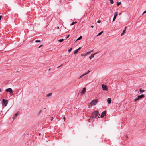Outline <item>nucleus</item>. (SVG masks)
Returning <instances> with one entry per match:
<instances>
[{
	"label": "nucleus",
	"mask_w": 146,
	"mask_h": 146,
	"mask_svg": "<svg viewBox=\"0 0 146 146\" xmlns=\"http://www.w3.org/2000/svg\"><path fill=\"white\" fill-rule=\"evenodd\" d=\"M98 100L97 99H96L93 100L90 102L89 105V107L90 108L91 107H92V106L93 105H96L98 103Z\"/></svg>",
	"instance_id": "1"
},
{
	"label": "nucleus",
	"mask_w": 146,
	"mask_h": 146,
	"mask_svg": "<svg viewBox=\"0 0 146 146\" xmlns=\"http://www.w3.org/2000/svg\"><path fill=\"white\" fill-rule=\"evenodd\" d=\"M99 114L98 111H95L93 112L92 114V117L93 119L95 118Z\"/></svg>",
	"instance_id": "2"
},
{
	"label": "nucleus",
	"mask_w": 146,
	"mask_h": 146,
	"mask_svg": "<svg viewBox=\"0 0 146 146\" xmlns=\"http://www.w3.org/2000/svg\"><path fill=\"white\" fill-rule=\"evenodd\" d=\"M8 100H7L3 99L2 100V105L3 106H6L8 104Z\"/></svg>",
	"instance_id": "3"
},
{
	"label": "nucleus",
	"mask_w": 146,
	"mask_h": 146,
	"mask_svg": "<svg viewBox=\"0 0 146 146\" xmlns=\"http://www.w3.org/2000/svg\"><path fill=\"white\" fill-rule=\"evenodd\" d=\"M144 96L143 94H142L141 95H139L137 97V98L135 99L134 100V102H136L137 100H139V99L144 98Z\"/></svg>",
	"instance_id": "4"
},
{
	"label": "nucleus",
	"mask_w": 146,
	"mask_h": 146,
	"mask_svg": "<svg viewBox=\"0 0 146 146\" xmlns=\"http://www.w3.org/2000/svg\"><path fill=\"white\" fill-rule=\"evenodd\" d=\"M102 88L103 90H108V88L107 86L106 85H104L103 84H102Z\"/></svg>",
	"instance_id": "5"
},
{
	"label": "nucleus",
	"mask_w": 146,
	"mask_h": 146,
	"mask_svg": "<svg viewBox=\"0 0 146 146\" xmlns=\"http://www.w3.org/2000/svg\"><path fill=\"white\" fill-rule=\"evenodd\" d=\"M5 91L7 92H9L10 93H12L13 92L12 89L10 88L7 89L5 90Z\"/></svg>",
	"instance_id": "6"
},
{
	"label": "nucleus",
	"mask_w": 146,
	"mask_h": 146,
	"mask_svg": "<svg viewBox=\"0 0 146 146\" xmlns=\"http://www.w3.org/2000/svg\"><path fill=\"white\" fill-rule=\"evenodd\" d=\"M106 111H103L101 115V116H100L101 118H103L104 117V116H106Z\"/></svg>",
	"instance_id": "7"
},
{
	"label": "nucleus",
	"mask_w": 146,
	"mask_h": 146,
	"mask_svg": "<svg viewBox=\"0 0 146 146\" xmlns=\"http://www.w3.org/2000/svg\"><path fill=\"white\" fill-rule=\"evenodd\" d=\"M99 52H97L95 53L94 54H92L91 56L89 57V58L91 60L93 58H94V56L97 53H99Z\"/></svg>",
	"instance_id": "8"
},
{
	"label": "nucleus",
	"mask_w": 146,
	"mask_h": 146,
	"mask_svg": "<svg viewBox=\"0 0 146 146\" xmlns=\"http://www.w3.org/2000/svg\"><path fill=\"white\" fill-rule=\"evenodd\" d=\"M118 15V12H116L114 14V17H113V22L114 21V20H115L116 17L117 16V15Z\"/></svg>",
	"instance_id": "9"
},
{
	"label": "nucleus",
	"mask_w": 146,
	"mask_h": 146,
	"mask_svg": "<svg viewBox=\"0 0 146 146\" xmlns=\"http://www.w3.org/2000/svg\"><path fill=\"white\" fill-rule=\"evenodd\" d=\"M86 91V88L85 87H84L83 88V90H82L81 92V94L82 95L84 94L85 93Z\"/></svg>",
	"instance_id": "10"
},
{
	"label": "nucleus",
	"mask_w": 146,
	"mask_h": 146,
	"mask_svg": "<svg viewBox=\"0 0 146 146\" xmlns=\"http://www.w3.org/2000/svg\"><path fill=\"white\" fill-rule=\"evenodd\" d=\"M18 112H17V113H16L15 114V115L13 116V119H15L16 117L18 116Z\"/></svg>",
	"instance_id": "11"
},
{
	"label": "nucleus",
	"mask_w": 146,
	"mask_h": 146,
	"mask_svg": "<svg viewBox=\"0 0 146 146\" xmlns=\"http://www.w3.org/2000/svg\"><path fill=\"white\" fill-rule=\"evenodd\" d=\"M107 102L109 104H110L111 102V99L110 98H108L107 99Z\"/></svg>",
	"instance_id": "12"
},
{
	"label": "nucleus",
	"mask_w": 146,
	"mask_h": 146,
	"mask_svg": "<svg viewBox=\"0 0 146 146\" xmlns=\"http://www.w3.org/2000/svg\"><path fill=\"white\" fill-rule=\"evenodd\" d=\"M90 72V71L89 70H88L86 72L83 74L84 75V76L87 75V74H88V73H89Z\"/></svg>",
	"instance_id": "13"
},
{
	"label": "nucleus",
	"mask_w": 146,
	"mask_h": 146,
	"mask_svg": "<svg viewBox=\"0 0 146 146\" xmlns=\"http://www.w3.org/2000/svg\"><path fill=\"white\" fill-rule=\"evenodd\" d=\"M52 95V94L51 93H49L47 95H46V97H49L50 96H51Z\"/></svg>",
	"instance_id": "14"
},
{
	"label": "nucleus",
	"mask_w": 146,
	"mask_h": 146,
	"mask_svg": "<svg viewBox=\"0 0 146 146\" xmlns=\"http://www.w3.org/2000/svg\"><path fill=\"white\" fill-rule=\"evenodd\" d=\"M125 30H124L123 31L122 33L121 34V36H123L124 35V34L125 33Z\"/></svg>",
	"instance_id": "15"
},
{
	"label": "nucleus",
	"mask_w": 146,
	"mask_h": 146,
	"mask_svg": "<svg viewBox=\"0 0 146 146\" xmlns=\"http://www.w3.org/2000/svg\"><path fill=\"white\" fill-rule=\"evenodd\" d=\"M92 51H93V50L91 51H88L86 53V55H87L89 54H90Z\"/></svg>",
	"instance_id": "16"
},
{
	"label": "nucleus",
	"mask_w": 146,
	"mask_h": 146,
	"mask_svg": "<svg viewBox=\"0 0 146 146\" xmlns=\"http://www.w3.org/2000/svg\"><path fill=\"white\" fill-rule=\"evenodd\" d=\"M139 91L140 92L143 93L144 92V90H143L142 89L140 88L139 90Z\"/></svg>",
	"instance_id": "17"
},
{
	"label": "nucleus",
	"mask_w": 146,
	"mask_h": 146,
	"mask_svg": "<svg viewBox=\"0 0 146 146\" xmlns=\"http://www.w3.org/2000/svg\"><path fill=\"white\" fill-rule=\"evenodd\" d=\"M82 36H80L76 40V41L80 40L81 39H82Z\"/></svg>",
	"instance_id": "18"
},
{
	"label": "nucleus",
	"mask_w": 146,
	"mask_h": 146,
	"mask_svg": "<svg viewBox=\"0 0 146 146\" xmlns=\"http://www.w3.org/2000/svg\"><path fill=\"white\" fill-rule=\"evenodd\" d=\"M103 31H102L101 32H100V33H99L97 35V36H99V35H101L103 33Z\"/></svg>",
	"instance_id": "19"
},
{
	"label": "nucleus",
	"mask_w": 146,
	"mask_h": 146,
	"mask_svg": "<svg viewBox=\"0 0 146 146\" xmlns=\"http://www.w3.org/2000/svg\"><path fill=\"white\" fill-rule=\"evenodd\" d=\"M78 50L77 49L75 50L74 51V54H76L78 52Z\"/></svg>",
	"instance_id": "20"
},
{
	"label": "nucleus",
	"mask_w": 146,
	"mask_h": 146,
	"mask_svg": "<svg viewBox=\"0 0 146 146\" xmlns=\"http://www.w3.org/2000/svg\"><path fill=\"white\" fill-rule=\"evenodd\" d=\"M121 4V2H117V6H119Z\"/></svg>",
	"instance_id": "21"
},
{
	"label": "nucleus",
	"mask_w": 146,
	"mask_h": 146,
	"mask_svg": "<svg viewBox=\"0 0 146 146\" xmlns=\"http://www.w3.org/2000/svg\"><path fill=\"white\" fill-rule=\"evenodd\" d=\"M77 23V22L76 21H75V22H73L71 24V25H73L74 24L76 23Z\"/></svg>",
	"instance_id": "22"
},
{
	"label": "nucleus",
	"mask_w": 146,
	"mask_h": 146,
	"mask_svg": "<svg viewBox=\"0 0 146 146\" xmlns=\"http://www.w3.org/2000/svg\"><path fill=\"white\" fill-rule=\"evenodd\" d=\"M64 40L63 39H60L58 40V41L60 42H63L64 41Z\"/></svg>",
	"instance_id": "23"
},
{
	"label": "nucleus",
	"mask_w": 146,
	"mask_h": 146,
	"mask_svg": "<svg viewBox=\"0 0 146 146\" xmlns=\"http://www.w3.org/2000/svg\"><path fill=\"white\" fill-rule=\"evenodd\" d=\"M84 76V75L83 74L82 75H81L80 76V77L78 78V79H80L82 77Z\"/></svg>",
	"instance_id": "24"
},
{
	"label": "nucleus",
	"mask_w": 146,
	"mask_h": 146,
	"mask_svg": "<svg viewBox=\"0 0 146 146\" xmlns=\"http://www.w3.org/2000/svg\"><path fill=\"white\" fill-rule=\"evenodd\" d=\"M111 4H113L114 3L113 0H109Z\"/></svg>",
	"instance_id": "25"
},
{
	"label": "nucleus",
	"mask_w": 146,
	"mask_h": 146,
	"mask_svg": "<svg viewBox=\"0 0 146 146\" xmlns=\"http://www.w3.org/2000/svg\"><path fill=\"white\" fill-rule=\"evenodd\" d=\"M35 42L36 43L40 42H41V41L40 40H36L35 41Z\"/></svg>",
	"instance_id": "26"
},
{
	"label": "nucleus",
	"mask_w": 146,
	"mask_h": 146,
	"mask_svg": "<svg viewBox=\"0 0 146 146\" xmlns=\"http://www.w3.org/2000/svg\"><path fill=\"white\" fill-rule=\"evenodd\" d=\"M72 49V48H70L68 50V52H70L71 51Z\"/></svg>",
	"instance_id": "27"
},
{
	"label": "nucleus",
	"mask_w": 146,
	"mask_h": 146,
	"mask_svg": "<svg viewBox=\"0 0 146 146\" xmlns=\"http://www.w3.org/2000/svg\"><path fill=\"white\" fill-rule=\"evenodd\" d=\"M86 56V54H81V56Z\"/></svg>",
	"instance_id": "28"
},
{
	"label": "nucleus",
	"mask_w": 146,
	"mask_h": 146,
	"mask_svg": "<svg viewBox=\"0 0 146 146\" xmlns=\"http://www.w3.org/2000/svg\"><path fill=\"white\" fill-rule=\"evenodd\" d=\"M145 13H146V10L145 11H144V12L143 13L142 15H143Z\"/></svg>",
	"instance_id": "29"
},
{
	"label": "nucleus",
	"mask_w": 146,
	"mask_h": 146,
	"mask_svg": "<svg viewBox=\"0 0 146 146\" xmlns=\"http://www.w3.org/2000/svg\"><path fill=\"white\" fill-rule=\"evenodd\" d=\"M101 22V21L100 20H98L97 21V23H100Z\"/></svg>",
	"instance_id": "30"
},
{
	"label": "nucleus",
	"mask_w": 146,
	"mask_h": 146,
	"mask_svg": "<svg viewBox=\"0 0 146 146\" xmlns=\"http://www.w3.org/2000/svg\"><path fill=\"white\" fill-rule=\"evenodd\" d=\"M81 48V47H80L78 49H77V50H78H78H80Z\"/></svg>",
	"instance_id": "31"
},
{
	"label": "nucleus",
	"mask_w": 146,
	"mask_h": 146,
	"mask_svg": "<svg viewBox=\"0 0 146 146\" xmlns=\"http://www.w3.org/2000/svg\"><path fill=\"white\" fill-rule=\"evenodd\" d=\"M42 46V45H40L39 47V48H40Z\"/></svg>",
	"instance_id": "32"
},
{
	"label": "nucleus",
	"mask_w": 146,
	"mask_h": 146,
	"mask_svg": "<svg viewBox=\"0 0 146 146\" xmlns=\"http://www.w3.org/2000/svg\"><path fill=\"white\" fill-rule=\"evenodd\" d=\"M62 65V64H61V65H60V66H59L57 68H60L61 66Z\"/></svg>",
	"instance_id": "33"
},
{
	"label": "nucleus",
	"mask_w": 146,
	"mask_h": 146,
	"mask_svg": "<svg viewBox=\"0 0 146 146\" xmlns=\"http://www.w3.org/2000/svg\"><path fill=\"white\" fill-rule=\"evenodd\" d=\"M127 28V27L126 26L125 27L124 30H125V31H126V29Z\"/></svg>",
	"instance_id": "34"
},
{
	"label": "nucleus",
	"mask_w": 146,
	"mask_h": 146,
	"mask_svg": "<svg viewBox=\"0 0 146 146\" xmlns=\"http://www.w3.org/2000/svg\"><path fill=\"white\" fill-rule=\"evenodd\" d=\"M69 36V35H68V36L66 37V38H68Z\"/></svg>",
	"instance_id": "35"
},
{
	"label": "nucleus",
	"mask_w": 146,
	"mask_h": 146,
	"mask_svg": "<svg viewBox=\"0 0 146 146\" xmlns=\"http://www.w3.org/2000/svg\"><path fill=\"white\" fill-rule=\"evenodd\" d=\"M2 15H0V20H1V17H2Z\"/></svg>",
	"instance_id": "36"
},
{
	"label": "nucleus",
	"mask_w": 146,
	"mask_h": 146,
	"mask_svg": "<svg viewBox=\"0 0 146 146\" xmlns=\"http://www.w3.org/2000/svg\"><path fill=\"white\" fill-rule=\"evenodd\" d=\"M42 110L40 111L39 112V114L40 113L42 112Z\"/></svg>",
	"instance_id": "37"
},
{
	"label": "nucleus",
	"mask_w": 146,
	"mask_h": 146,
	"mask_svg": "<svg viewBox=\"0 0 146 146\" xmlns=\"http://www.w3.org/2000/svg\"><path fill=\"white\" fill-rule=\"evenodd\" d=\"M91 28H93V27H94V26H93V25H91Z\"/></svg>",
	"instance_id": "38"
},
{
	"label": "nucleus",
	"mask_w": 146,
	"mask_h": 146,
	"mask_svg": "<svg viewBox=\"0 0 146 146\" xmlns=\"http://www.w3.org/2000/svg\"><path fill=\"white\" fill-rule=\"evenodd\" d=\"M63 119H64V120H65V117H63Z\"/></svg>",
	"instance_id": "39"
},
{
	"label": "nucleus",
	"mask_w": 146,
	"mask_h": 146,
	"mask_svg": "<svg viewBox=\"0 0 146 146\" xmlns=\"http://www.w3.org/2000/svg\"><path fill=\"white\" fill-rule=\"evenodd\" d=\"M53 117H52V119H51V121L52 120H53Z\"/></svg>",
	"instance_id": "40"
},
{
	"label": "nucleus",
	"mask_w": 146,
	"mask_h": 146,
	"mask_svg": "<svg viewBox=\"0 0 146 146\" xmlns=\"http://www.w3.org/2000/svg\"><path fill=\"white\" fill-rule=\"evenodd\" d=\"M57 29H59V27H57Z\"/></svg>",
	"instance_id": "41"
},
{
	"label": "nucleus",
	"mask_w": 146,
	"mask_h": 146,
	"mask_svg": "<svg viewBox=\"0 0 146 146\" xmlns=\"http://www.w3.org/2000/svg\"><path fill=\"white\" fill-rule=\"evenodd\" d=\"M1 89L0 88V92H1Z\"/></svg>",
	"instance_id": "42"
},
{
	"label": "nucleus",
	"mask_w": 146,
	"mask_h": 146,
	"mask_svg": "<svg viewBox=\"0 0 146 146\" xmlns=\"http://www.w3.org/2000/svg\"><path fill=\"white\" fill-rule=\"evenodd\" d=\"M50 69H49V70H48V71H49L50 70Z\"/></svg>",
	"instance_id": "43"
},
{
	"label": "nucleus",
	"mask_w": 146,
	"mask_h": 146,
	"mask_svg": "<svg viewBox=\"0 0 146 146\" xmlns=\"http://www.w3.org/2000/svg\"><path fill=\"white\" fill-rule=\"evenodd\" d=\"M39 135H40V133L39 134Z\"/></svg>",
	"instance_id": "44"
}]
</instances>
